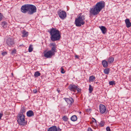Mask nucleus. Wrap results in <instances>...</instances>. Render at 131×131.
<instances>
[{
  "instance_id": "f257e3e1",
  "label": "nucleus",
  "mask_w": 131,
  "mask_h": 131,
  "mask_svg": "<svg viewBox=\"0 0 131 131\" xmlns=\"http://www.w3.org/2000/svg\"><path fill=\"white\" fill-rule=\"evenodd\" d=\"M105 6L104 1H101L97 3L93 7L90 9V12L91 14L96 15L98 14Z\"/></svg>"
},
{
  "instance_id": "f03ea898",
  "label": "nucleus",
  "mask_w": 131,
  "mask_h": 131,
  "mask_svg": "<svg viewBox=\"0 0 131 131\" xmlns=\"http://www.w3.org/2000/svg\"><path fill=\"white\" fill-rule=\"evenodd\" d=\"M51 36L50 38L51 41H59L61 37L60 31L56 28H52L48 31Z\"/></svg>"
},
{
  "instance_id": "7ed1b4c3",
  "label": "nucleus",
  "mask_w": 131,
  "mask_h": 131,
  "mask_svg": "<svg viewBox=\"0 0 131 131\" xmlns=\"http://www.w3.org/2000/svg\"><path fill=\"white\" fill-rule=\"evenodd\" d=\"M85 15H82V13H80L79 14L77 18L75 20V24L77 27H80L82 25H83L85 24L84 20H85Z\"/></svg>"
},
{
  "instance_id": "20e7f679",
  "label": "nucleus",
  "mask_w": 131,
  "mask_h": 131,
  "mask_svg": "<svg viewBox=\"0 0 131 131\" xmlns=\"http://www.w3.org/2000/svg\"><path fill=\"white\" fill-rule=\"evenodd\" d=\"M17 117V121L20 125L24 126L26 124L25 119V116L23 114H18Z\"/></svg>"
},
{
  "instance_id": "39448f33",
  "label": "nucleus",
  "mask_w": 131,
  "mask_h": 131,
  "mask_svg": "<svg viewBox=\"0 0 131 131\" xmlns=\"http://www.w3.org/2000/svg\"><path fill=\"white\" fill-rule=\"evenodd\" d=\"M36 7L34 5L29 4L28 14L32 15L36 12Z\"/></svg>"
},
{
  "instance_id": "423d86ee",
  "label": "nucleus",
  "mask_w": 131,
  "mask_h": 131,
  "mask_svg": "<svg viewBox=\"0 0 131 131\" xmlns=\"http://www.w3.org/2000/svg\"><path fill=\"white\" fill-rule=\"evenodd\" d=\"M58 14L59 16L62 19H64L67 16L66 12L61 10L58 11Z\"/></svg>"
},
{
  "instance_id": "0eeeda50",
  "label": "nucleus",
  "mask_w": 131,
  "mask_h": 131,
  "mask_svg": "<svg viewBox=\"0 0 131 131\" xmlns=\"http://www.w3.org/2000/svg\"><path fill=\"white\" fill-rule=\"evenodd\" d=\"M29 4H26L22 6L21 8V11L24 13H28Z\"/></svg>"
},
{
  "instance_id": "6e6552de",
  "label": "nucleus",
  "mask_w": 131,
  "mask_h": 131,
  "mask_svg": "<svg viewBox=\"0 0 131 131\" xmlns=\"http://www.w3.org/2000/svg\"><path fill=\"white\" fill-rule=\"evenodd\" d=\"M44 56L47 58H51L54 54L51 52V51L49 50L48 51H45L44 52Z\"/></svg>"
},
{
  "instance_id": "1a4fd4ad",
  "label": "nucleus",
  "mask_w": 131,
  "mask_h": 131,
  "mask_svg": "<svg viewBox=\"0 0 131 131\" xmlns=\"http://www.w3.org/2000/svg\"><path fill=\"white\" fill-rule=\"evenodd\" d=\"M6 43L9 47H11L14 44L13 38H8L6 40Z\"/></svg>"
},
{
  "instance_id": "9d476101",
  "label": "nucleus",
  "mask_w": 131,
  "mask_h": 131,
  "mask_svg": "<svg viewBox=\"0 0 131 131\" xmlns=\"http://www.w3.org/2000/svg\"><path fill=\"white\" fill-rule=\"evenodd\" d=\"M47 131H61V130L59 127L57 128L56 126H54L48 128Z\"/></svg>"
},
{
  "instance_id": "9b49d317",
  "label": "nucleus",
  "mask_w": 131,
  "mask_h": 131,
  "mask_svg": "<svg viewBox=\"0 0 131 131\" xmlns=\"http://www.w3.org/2000/svg\"><path fill=\"white\" fill-rule=\"evenodd\" d=\"M77 88V86L73 84H70L68 86V89L71 91L75 92V88Z\"/></svg>"
},
{
  "instance_id": "f8f14e48",
  "label": "nucleus",
  "mask_w": 131,
  "mask_h": 131,
  "mask_svg": "<svg viewBox=\"0 0 131 131\" xmlns=\"http://www.w3.org/2000/svg\"><path fill=\"white\" fill-rule=\"evenodd\" d=\"M100 113L101 114H103L106 111V108L104 105L100 104Z\"/></svg>"
},
{
  "instance_id": "ddd939ff",
  "label": "nucleus",
  "mask_w": 131,
  "mask_h": 131,
  "mask_svg": "<svg viewBox=\"0 0 131 131\" xmlns=\"http://www.w3.org/2000/svg\"><path fill=\"white\" fill-rule=\"evenodd\" d=\"M63 99L68 104H71L74 102L73 99L71 97H70L69 98H64Z\"/></svg>"
},
{
  "instance_id": "4468645a",
  "label": "nucleus",
  "mask_w": 131,
  "mask_h": 131,
  "mask_svg": "<svg viewBox=\"0 0 131 131\" xmlns=\"http://www.w3.org/2000/svg\"><path fill=\"white\" fill-rule=\"evenodd\" d=\"M27 116L28 117H31L34 115V113L32 110H29L27 112Z\"/></svg>"
},
{
  "instance_id": "2eb2a0df",
  "label": "nucleus",
  "mask_w": 131,
  "mask_h": 131,
  "mask_svg": "<svg viewBox=\"0 0 131 131\" xmlns=\"http://www.w3.org/2000/svg\"><path fill=\"white\" fill-rule=\"evenodd\" d=\"M125 21L126 24V26L127 28L131 26V23L129 19H126L125 20Z\"/></svg>"
},
{
  "instance_id": "dca6fc26",
  "label": "nucleus",
  "mask_w": 131,
  "mask_h": 131,
  "mask_svg": "<svg viewBox=\"0 0 131 131\" xmlns=\"http://www.w3.org/2000/svg\"><path fill=\"white\" fill-rule=\"evenodd\" d=\"M100 28L102 31L103 34H104L106 32L107 29L105 27L103 26H101V27H100Z\"/></svg>"
},
{
  "instance_id": "f3484780",
  "label": "nucleus",
  "mask_w": 131,
  "mask_h": 131,
  "mask_svg": "<svg viewBox=\"0 0 131 131\" xmlns=\"http://www.w3.org/2000/svg\"><path fill=\"white\" fill-rule=\"evenodd\" d=\"M26 111V108L25 107L23 106H22L21 108V110L20 111V114H24L25 113Z\"/></svg>"
},
{
  "instance_id": "a211bd4d",
  "label": "nucleus",
  "mask_w": 131,
  "mask_h": 131,
  "mask_svg": "<svg viewBox=\"0 0 131 131\" xmlns=\"http://www.w3.org/2000/svg\"><path fill=\"white\" fill-rule=\"evenodd\" d=\"M102 64L104 67L106 68L108 66V63L107 62L106 60H103L102 62Z\"/></svg>"
},
{
  "instance_id": "6ab92c4d",
  "label": "nucleus",
  "mask_w": 131,
  "mask_h": 131,
  "mask_svg": "<svg viewBox=\"0 0 131 131\" xmlns=\"http://www.w3.org/2000/svg\"><path fill=\"white\" fill-rule=\"evenodd\" d=\"M22 37H26L28 36V32L26 31L25 30H24L22 32Z\"/></svg>"
},
{
  "instance_id": "aec40b11",
  "label": "nucleus",
  "mask_w": 131,
  "mask_h": 131,
  "mask_svg": "<svg viewBox=\"0 0 131 131\" xmlns=\"http://www.w3.org/2000/svg\"><path fill=\"white\" fill-rule=\"evenodd\" d=\"M77 117L75 115H73L71 118V120L72 121H75L77 120Z\"/></svg>"
},
{
  "instance_id": "412c9836",
  "label": "nucleus",
  "mask_w": 131,
  "mask_h": 131,
  "mask_svg": "<svg viewBox=\"0 0 131 131\" xmlns=\"http://www.w3.org/2000/svg\"><path fill=\"white\" fill-rule=\"evenodd\" d=\"M95 77L94 76L92 75L90 77L89 81L91 82H93L95 80Z\"/></svg>"
},
{
  "instance_id": "4be33fe9",
  "label": "nucleus",
  "mask_w": 131,
  "mask_h": 131,
  "mask_svg": "<svg viewBox=\"0 0 131 131\" xmlns=\"http://www.w3.org/2000/svg\"><path fill=\"white\" fill-rule=\"evenodd\" d=\"M56 48L57 47H52L51 50H50L54 55V54L56 52Z\"/></svg>"
},
{
  "instance_id": "5701e85b",
  "label": "nucleus",
  "mask_w": 131,
  "mask_h": 131,
  "mask_svg": "<svg viewBox=\"0 0 131 131\" xmlns=\"http://www.w3.org/2000/svg\"><path fill=\"white\" fill-rule=\"evenodd\" d=\"M40 75L41 74L38 71H37L35 72L34 74V76L35 77H36L40 76Z\"/></svg>"
},
{
  "instance_id": "b1692460",
  "label": "nucleus",
  "mask_w": 131,
  "mask_h": 131,
  "mask_svg": "<svg viewBox=\"0 0 131 131\" xmlns=\"http://www.w3.org/2000/svg\"><path fill=\"white\" fill-rule=\"evenodd\" d=\"M114 60V58L113 57H111L108 59V63H112Z\"/></svg>"
},
{
  "instance_id": "393cba45",
  "label": "nucleus",
  "mask_w": 131,
  "mask_h": 131,
  "mask_svg": "<svg viewBox=\"0 0 131 131\" xmlns=\"http://www.w3.org/2000/svg\"><path fill=\"white\" fill-rule=\"evenodd\" d=\"M109 72L110 70L108 68L105 69L104 70V73L107 74H109Z\"/></svg>"
},
{
  "instance_id": "a878e982",
  "label": "nucleus",
  "mask_w": 131,
  "mask_h": 131,
  "mask_svg": "<svg viewBox=\"0 0 131 131\" xmlns=\"http://www.w3.org/2000/svg\"><path fill=\"white\" fill-rule=\"evenodd\" d=\"M7 24V23L5 21L3 22L1 24L2 26L4 28H5Z\"/></svg>"
},
{
  "instance_id": "bb28decb",
  "label": "nucleus",
  "mask_w": 131,
  "mask_h": 131,
  "mask_svg": "<svg viewBox=\"0 0 131 131\" xmlns=\"http://www.w3.org/2000/svg\"><path fill=\"white\" fill-rule=\"evenodd\" d=\"M89 92L90 93H92L93 91V89L92 87L91 86V85H89Z\"/></svg>"
},
{
  "instance_id": "cd10ccee",
  "label": "nucleus",
  "mask_w": 131,
  "mask_h": 131,
  "mask_svg": "<svg viewBox=\"0 0 131 131\" xmlns=\"http://www.w3.org/2000/svg\"><path fill=\"white\" fill-rule=\"evenodd\" d=\"M32 45H30V46L29 47L28 49V51L29 52H32L33 50V48L32 47Z\"/></svg>"
},
{
  "instance_id": "c85d7f7f",
  "label": "nucleus",
  "mask_w": 131,
  "mask_h": 131,
  "mask_svg": "<svg viewBox=\"0 0 131 131\" xmlns=\"http://www.w3.org/2000/svg\"><path fill=\"white\" fill-rule=\"evenodd\" d=\"M62 119L64 121H67L68 120V118L66 116H64L62 117Z\"/></svg>"
},
{
  "instance_id": "c756f323",
  "label": "nucleus",
  "mask_w": 131,
  "mask_h": 131,
  "mask_svg": "<svg viewBox=\"0 0 131 131\" xmlns=\"http://www.w3.org/2000/svg\"><path fill=\"white\" fill-rule=\"evenodd\" d=\"M105 122L103 121H101L100 123V126L101 127H103L104 126Z\"/></svg>"
},
{
  "instance_id": "7c9ffc66",
  "label": "nucleus",
  "mask_w": 131,
  "mask_h": 131,
  "mask_svg": "<svg viewBox=\"0 0 131 131\" xmlns=\"http://www.w3.org/2000/svg\"><path fill=\"white\" fill-rule=\"evenodd\" d=\"M92 119H94V121H93V124H94L95 126H97V124L96 122V120L95 119H94V118H92Z\"/></svg>"
},
{
  "instance_id": "2f4dec72",
  "label": "nucleus",
  "mask_w": 131,
  "mask_h": 131,
  "mask_svg": "<svg viewBox=\"0 0 131 131\" xmlns=\"http://www.w3.org/2000/svg\"><path fill=\"white\" fill-rule=\"evenodd\" d=\"M50 45L52 46V47H57V46L55 43H52L50 44Z\"/></svg>"
},
{
  "instance_id": "473e14b6",
  "label": "nucleus",
  "mask_w": 131,
  "mask_h": 131,
  "mask_svg": "<svg viewBox=\"0 0 131 131\" xmlns=\"http://www.w3.org/2000/svg\"><path fill=\"white\" fill-rule=\"evenodd\" d=\"M77 90L78 92H80L81 91V89H79V88L77 87V88H75V91Z\"/></svg>"
},
{
  "instance_id": "72a5a7b5",
  "label": "nucleus",
  "mask_w": 131,
  "mask_h": 131,
  "mask_svg": "<svg viewBox=\"0 0 131 131\" xmlns=\"http://www.w3.org/2000/svg\"><path fill=\"white\" fill-rule=\"evenodd\" d=\"M109 84L110 85H113L114 84H115V82L114 81H110L109 83Z\"/></svg>"
},
{
  "instance_id": "f704fd0d",
  "label": "nucleus",
  "mask_w": 131,
  "mask_h": 131,
  "mask_svg": "<svg viewBox=\"0 0 131 131\" xmlns=\"http://www.w3.org/2000/svg\"><path fill=\"white\" fill-rule=\"evenodd\" d=\"M16 50L14 49L12 51V52H11L12 54V55H13L14 54L16 53Z\"/></svg>"
},
{
  "instance_id": "c9c22d12",
  "label": "nucleus",
  "mask_w": 131,
  "mask_h": 131,
  "mask_svg": "<svg viewBox=\"0 0 131 131\" xmlns=\"http://www.w3.org/2000/svg\"><path fill=\"white\" fill-rule=\"evenodd\" d=\"M61 72L62 73H64L65 72L64 71V69L62 67H61Z\"/></svg>"
},
{
  "instance_id": "e433bc0d",
  "label": "nucleus",
  "mask_w": 131,
  "mask_h": 131,
  "mask_svg": "<svg viewBox=\"0 0 131 131\" xmlns=\"http://www.w3.org/2000/svg\"><path fill=\"white\" fill-rule=\"evenodd\" d=\"M6 54L7 52H4L2 53V54L3 56H4L5 55H6Z\"/></svg>"
},
{
  "instance_id": "4c0bfd02",
  "label": "nucleus",
  "mask_w": 131,
  "mask_h": 131,
  "mask_svg": "<svg viewBox=\"0 0 131 131\" xmlns=\"http://www.w3.org/2000/svg\"><path fill=\"white\" fill-rule=\"evenodd\" d=\"M106 129L107 131H111L110 129V127L108 126L107 127Z\"/></svg>"
},
{
  "instance_id": "58836bf2",
  "label": "nucleus",
  "mask_w": 131,
  "mask_h": 131,
  "mask_svg": "<svg viewBox=\"0 0 131 131\" xmlns=\"http://www.w3.org/2000/svg\"><path fill=\"white\" fill-rule=\"evenodd\" d=\"M37 90L36 89H34L33 90V92L35 93H37Z\"/></svg>"
},
{
  "instance_id": "ea45409f",
  "label": "nucleus",
  "mask_w": 131,
  "mask_h": 131,
  "mask_svg": "<svg viewBox=\"0 0 131 131\" xmlns=\"http://www.w3.org/2000/svg\"><path fill=\"white\" fill-rule=\"evenodd\" d=\"M2 18V14L1 13H0V21H1Z\"/></svg>"
},
{
  "instance_id": "a19ab883",
  "label": "nucleus",
  "mask_w": 131,
  "mask_h": 131,
  "mask_svg": "<svg viewBox=\"0 0 131 131\" xmlns=\"http://www.w3.org/2000/svg\"><path fill=\"white\" fill-rule=\"evenodd\" d=\"M88 131H92V129L91 128H88Z\"/></svg>"
},
{
  "instance_id": "79ce46f5",
  "label": "nucleus",
  "mask_w": 131,
  "mask_h": 131,
  "mask_svg": "<svg viewBox=\"0 0 131 131\" xmlns=\"http://www.w3.org/2000/svg\"><path fill=\"white\" fill-rule=\"evenodd\" d=\"M3 115V114L0 113V119H1Z\"/></svg>"
},
{
  "instance_id": "37998d69",
  "label": "nucleus",
  "mask_w": 131,
  "mask_h": 131,
  "mask_svg": "<svg viewBox=\"0 0 131 131\" xmlns=\"http://www.w3.org/2000/svg\"><path fill=\"white\" fill-rule=\"evenodd\" d=\"M75 57L76 58H77L78 59H79V56H78V55H76L75 56Z\"/></svg>"
},
{
  "instance_id": "c03bdc74",
  "label": "nucleus",
  "mask_w": 131,
  "mask_h": 131,
  "mask_svg": "<svg viewBox=\"0 0 131 131\" xmlns=\"http://www.w3.org/2000/svg\"><path fill=\"white\" fill-rule=\"evenodd\" d=\"M57 91H58V92L59 93V92H60V90H57Z\"/></svg>"
},
{
  "instance_id": "a18cd8bd",
  "label": "nucleus",
  "mask_w": 131,
  "mask_h": 131,
  "mask_svg": "<svg viewBox=\"0 0 131 131\" xmlns=\"http://www.w3.org/2000/svg\"><path fill=\"white\" fill-rule=\"evenodd\" d=\"M93 121H94V119H93V120H92L93 123Z\"/></svg>"
},
{
  "instance_id": "49530a36",
  "label": "nucleus",
  "mask_w": 131,
  "mask_h": 131,
  "mask_svg": "<svg viewBox=\"0 0 131 131\" xmlns=\"http://www.w3.org/2000/svg\"><path fill=\"white\" fill-rule=\"evenodd\" d=\"M1 0H0V1H1Z\"/></svg>"
}]
</instances>
